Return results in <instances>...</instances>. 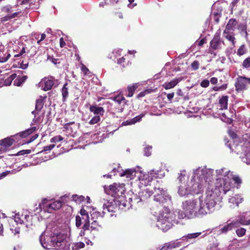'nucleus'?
<instances>
[{
    "label": "nucleus",
    "mask_w": 250,
    "mask_h": 250,
    "mask_svg": "<svg viewBox=\"0 0 250 250\" xmlns=\"http://www.w3.org/2000/svg\"><path fill=\"white\" fill-rule=\"evenodd\" d=\"M208 185L206 191V197L204 201L200 199V213L202 215H205L208 213L212 212L216 203L219 200V196L220 195L219 190L214 189L212 185L207 183V179H205L204 175L200 176L199 182H195L192 186V191L194 194H199L202 192L204 188Z\"/></svg>",
    "instance_id": "obj_1"
},
{
    "label": "nucleus",
    "mask_w": 250,
    "mask_h": 250,
    "mask_svg": "<svg viewBox=\"0 0 250 250\" xmlns=\"http://www.w3.org/2000/svg\"><path fill=\"white\" fill-rule=\"evenodd\" d=\"M225 170V169L222 168L216 170V173L218 175H224V177L223 178L217 179L214 185H213L214 189L219 190L220 194L221 192L226 194L230 189L232 187L230 178H229V176L230 174V171H224Z\"/></svg>",
    "instance_id": "obj_2"
},
{
    "label": "nucleus",
    "mask_w": 250,
    "mask_h": 250,
    "mask_svg": "<svg viewBox=\"0 0 250 250\" xmlns=\"http://www.w3.org/2000/svg\"><path fill=\"white\" fill-rule=\"evenodd\" d=\"M200 198L197 199H189L183 203V210L185 217L192 218L198 215L203 216L200 213Z\"/></svg>",
    "instance_id": "obj_3"
},
{
    "label": "nucleus",
    "mask_w": 250,
    "mask_h": 250,
    "mask_svg": "<svg viewBox=\"0 0 250 250\" xmlns=\"http://www.w3.org/2000/svg\"><path fill=\"white\" fill-rule=\"evenodd\" d=\"M40 242L43 248L46 249H56L61 247L62 241H60L57 236L42 234L40 237Z\"/></svg>",
    "instance_id": "obj_4"
},
{
    "label": "nucleus",
    "mask_w": 250,
    "mask_h": 250,
    "mask_svg": "<svg viewBox=\"0 0 250 250\" xmlns=\"http://www.w3.org/2000/svg\"><path fill=\"white\" fill-rule=\"evenodd\" d=\"M0 9L2 13L6 14V15L0 19V22L1 23H4L12 19L17 18L21 13V11L13 12V6L10 4L2 6Z\"/></svg>",
    "instance_id": "obj_5"
},
{
    "label": "nucleus",
    "mask_w": 250,
    "mask_h": 250,
    "mask_svg": "<svg viewBox=\"0 0 250 250\" xmlns=\"http://www.w3.org/2000/svg\"><path fill=\"white\" fill-rule=\"evenodd\" d=\"M154 200L164 204L167 201V191L163 188V186L158 181L154 188Z\"/></svg>",
    "instance_id": "obj_6"
},
{
    "label": "nucleus",
    "mask_w": 250,
    "mask_h": 250,
    "mask_svg": "<svg viewBox=\"0 0 250 250\" xmlns=\"http://www.w3.org/2000/svg\"><path fill=\"white\" fill-rule=\"evenodd\" d=\"M125 184L113 183L109 187L108 194L115 198L122 196L125 191Z\"/></svg>",
    "instance_id": "obj_7"
},
{
    "label": "nucleus",
    "mask_w": 250,
    "mask_h": 250,
    "mask_svg": "<svg viewBox=\"0 0 250 250\" xmlns=\"http://www.w3.org/2000/svg\"><path fill=\"white\" fill-rule=\"evenodd\" d=\"M172 221V218H170L169 216H159L157 222V226L163 231H167L171 228L173 226Z\"/></svg>",
    "instance_id": "obj_8"
},
{
    "label": "nucleus",
    "mask_w": 250,
    "mask_h": 250,
    "mask_svg": "<svg viewBox=\"0 0 250 250\" xmlns=\"http://www.w3.org/2000/svg\"><path fill=\"white\" fill-rule=\"evenodd\" d=\"M222 45H225L224 41L221 40L219 33H215L209 43V52L212 53V52L214 50L221 49Z\"/></svg>",
    "instance_id": "obj_9"
},
{
    "label": "nucleus",
    "mask_w": 250,
    "mask_h": 250,
    "mask_svg": "<svg viewBox=\"0 0 250 250\" xmlns=\"http://www.w3.org/2000/svg\"><path fill=\"white\" fill-rule=\"evenodd\" d=\"M42 82L44 83L42 89L44 91H48L52 89L55 83L58 82V80L53 76H48L44 77Z\"/></svg>",
    "instance_id": "obj_10"
},
{
    "label": "nucleus",
    "mask_w": 250,
    "mask_h": 250,
    "mask_svg": "<svg viewBox=\"0 0 250 250\" xmlns=\"http://www.w3.org/2000/svg\"><path fill=\"white\" fill-rule=\"evenodd\" d=\"M15 138L14 136L5 138L0 140V146H1L5 152L7 151L9 148L12 146L15 141Z\"/></svg>",
    "instance_id": "obj_11"
},
{
    "label": "nucleus",
    "mask_w": 250,
    "mask_h": 250,
    "mask_svg": "<svg viewBox=\"0 0 250 250\" xmlns=\"http://www.w3.org/2000/svg\"><path fill=\"white\" fill-rule=\"evenodd\" d=\"M247 84V82L246 77L238 76L235 84L236 90L241 91L246 89Z\"/></svg>",
    "instance_id": "obj_12"
},
{
    "label": "nucleus",
    "mask_w": 250,
    "mask_h": 250,
    "mask_svg": "<svg viewBox=\"0 0 250 250\" xmlns=\"http://www.w3.org/2000/svg\"><path fill=\"white\" fill-rule=\"evenodd\" d=\"M244 147L246 148L245 151V157H242V161L247 164H250V142L246 141Z\"/></svg>",
    "instance_id": "obj_13"
},
{
    "label": "nucleus",
    "mask_w": 250,
    "mask_h": 250,
    "mask_svg": "<svg viewBox=\"0 0 250 250\" xmlns=\"http://www.w3.org/2000/svg\"><path fill=\"white\" fill-rule=\"evenodd\" d=\"M229 96L224 95L220 97L218 100V104L220 110H226L228 109Z\"/></svg>",
    "instance_id": "obj_14"
},
{
    "label": "nucleus",
    "mask_w": 250,
    "mask_h": 250,
    "mask_svg": "<svg viewBox=\"0 0 250 250\" xmlns=\"http://www.w3.org/2000/svg\"><path fill=\"white\" fill-rule=\"evenodd\" d=\"M36 127L33 126L23 131L17 133L14 136L15 137L16 139H18L19 137H20L21 138H25L28 136L29 135L31 134L32 133H33L36 130Z\"/></svg>",
    "instance_id": "obj_15"
},
{
    "label": "nucleus",
    "mask_w": 250,
    "mask_h": 250,
    "mask_svg": "<svg viewBox=\"0 0 250 250\" xmlns=\"http://www.w3.org/2000/svg\"><path fill=\"white\" fill-rule=\"evenodd\" d=\"M181 246V242H177L176 241H172L168 243H165L160 250H168L176 248L179 247Z\"/></svg>",
    "instance_id": "obj_16"
},
{
    "label": "nucleus",
    "mask_w": 250,
    "mask_h": 250,
    "mask_svg": "<svg viewBox=\"0 0 250 250\" xmlns=\"http://www.w3.org/2000/svg\"><path fill=\"white\" fill-rule=\"evenodd\" d=\"M117 202L119 209L124 211H126L132 207V204L130 203V201L127 200H121Z\"/></svg>",
    "instance_id": "obj_17"
},
{
    "label": "nucleus",
    "mask_w": 250,
    "mask_h": 250,
    "mask_svg": "<svg viewBox=\"0 0 250 250\" xmlns=\"http://www.w3.org/2000/svg\"><path fill=\"white\" fill-rule=\"evenodd\" d=\"M138 172L135 169H127L121 173V176H125L127 178L133 179Z\"/></svg>",
    "instance_id": "obj_18"
},
{
    "label": "nucleus",
    "mask_w": 250,
    "mask_h": 250,
    "mask_svg": "<svg viewBox=\"0 0 250 250\" xmlns=\"http://www.w3.org/2000/svg\"><path fill=\"white\" fill-rule=\"evenodd\" d=\"M90 112L93 113L95 115L103 116L105 112L102 107H99L97 105H90L89 107Z\"/></svg>",
    "instance_id": "obj_19"
},
{
    "label": "nucleus",
    "mask_w": 250,
    "mask_h": 250,
    "mask_svg": "<svg viewBox=\"0 0 250 250\" xmlns=\"http://www.w3.org/2000/svg\"><path fill=\"white\" fill-rule=\"evenodd\" d=\"M238 227V223L231 222L220 229V233H226L228 231L232 230L233 228H236Z\"/></svg>",
    "instance_id": "obj_20"
},
{
    "label": "nucleus",
    "mask_w": 250,
    "mask_h": 250,
    "mask_svg": "<svg viewBox=\"0 0 250 250\" xmlns=\"http://www.w3.org/2000/svg\"><path fill=\"white\" fill-rule=\"evenodd\" d=\"M46 98V96H40V98L36 100L35 108L38 112L43 108Z\"/></svg>",
    "instance_id": "obj_21"
},
{
    "label": "nucleus",
    "mask_w": 250,
    "mask_h": 250,
    "mask_svg": "<svg viewBox=\"0 0 250 250\" xmlns=\"http://www.w3.org/2000/svg\"><path fill=\"white\" fill-rule=\"evenodd\" d=\"M181 79L180 78L174 79L168 83H165L163 85V86L166 89H169L172 88L174 87L178 84V83L181 81Z\"/></svg>",
    "instance_id": "obj_22"
},
{
    "label": "nucleus",
    "mask_w": 250,
    "mask_h": 250,
    "mask_svg": "<svg viewBox=\"0 0 250 250\" xmlns=\"http://www.w3.org/2000/svg\"><path fill=\"white\" fill-rule=\"evenodd\" d=\"M23 221V215L22 214L21 216L19 214H16L14 219L13 220H11L9 223L10 225L11 224H15L17 226L19 224L22 225Z\"/></svg>",
    "instance_id": "obj_23"
},
{
    "label": "nucleus",
    "mask_w": 250,
    "mask_h": 250,
    "mask_svg": "<svg viewBox=\"0 0 250 250\" xmlns=\"http://www.w3.org/2000/svg\"><path fill=\"white\" fill-rule=\"evenodd\" d=\"M145 116L144 114H141L140 115L136 116L134 118L128 120L126 121L125 122L123 123V124L125 125H130L132 124H134L138 122H140L142 118Z\"/></svg>",
    "instance_id": "obj_24"
},
{
    "label": "nucleus",
    "mask_w": 250,
    "mask_h": 250,
    "mask_svg": "<svg viewBox=\"0 0 250 250\" xmlns=\"http://www.w3.org/2000/svg\"><path fill=\"white\" fill-rule=\"evenodd\" d=\"M104 214V211H103L101 213L98 211L93 210V212L91 213V219L92 220H96L99 221V220L103 218Z\"/></svg>",
    "instance_id": "obj_25"
},
{
    "label": "nucleus",
    "mask_w": 250,
    "mask_h": 250,
    "mask_svg": "<svg viewBox=\"0 0 250 250\" xmlns=\"http://www.w3.org/2000/svg\"><path fill=\"white\" fill-rule=\"evenodd\" d=\"M69 85L68 83H65L61 90L62 95V101L64 102L66 100L68 96V89H69Z\"/></svg>",
    "instance_id": "obj_26"
},
{
    "label": "nucleus",
    "mask_w": 250,
    "mask_h": 250,
    "mask_svg": "<svg viewBox=\"0 0 250 250\" xmlns=\"http://www.w3.org/2000/svg\"><path fill=\"white\" fill-rule=\"evenodd\" d=\"M62 206V202L60 201H55L52 203H50L46 206V207L49 209L57 210L60 208Z\"/></svg>",
    "instance_id": "obj_27"
},
{
    "label": "nucleus",
    "mask_w": 250,
    "mask_h": 250,
    "mask_svg": "<svg viewBox=\"0 0 250 250\" xmlns=\"http://www.w3.org/2000/svg\"><path fill=\"white\" fill-rule=\"evenodd\" d=\"M138 87L137 83H134L132 85L127 86L128 94L126 95L127 97H131Z\"/></svg>",
    "instance_id": "obj_28"
},
{
    "label": "nucleus",
    "mask_w": 250,
    "mask_h": 250,
    "mask_svg": "<svg viewBox=\"0 0 250 250\" xmlns=\"http://www.w3.org/2000/svg\"><path fill=\"white\" fill-rule=\"evenodd\" d=\"M157 88L152 89L151 88L145 89L143 91L140 92L137 96V98L139 99L141 98L145 97L146 95L155 92Z\"/></svg>",
    "instance_id": "obj_29"
},
{
    "label": "nucleus",
    "mask_w": 250,
    "mask_h": 250,
    "mask_svg": "<svg viewBox=\"0 0 250 250\" xmlns=\"http://www.w3.org/2000/svg\"><path fill=\"white\" fill-rule=\"evenodd\" d=\"M27 79V76H18L14 81V84L20 86H21Z\"/></svg>",
    "instance_id": "obj_30"
},
{
    "label": "nucleus",
    "mask_w": 250,
    "mask_h": 250,
    "mask_svg": "<svg viewBox=\"0 0 250 250\" xmlns=\"http://www.w3.org/2000/svg\"><path fill=\"white\" fill-rule=\"evenodd\" d=\"M237 24V21L235 19H230L226 25L227 28L234 31V28Z\"/></svg>",
    "instance_id": "obj_31"
},
{
    "label": "nucleus",
    "mask_w": 250,
    "mask_h": 250,
    "mask_svg": "<svg viewBox=\"0 0 250 250\" xmlns=\"http://www.w3.org/2000/svg\"><path fill=\"white\" fill-rule=\"evenodd\" d=\"M32 216L29 215H23V225H24L26 227L28 228L32 225Z\"/></svg>",
    "instance_id": "obj_32"
},
{
    "label": "nucleus",
    "mask_w": 250,
    "mask_h": 250,
    "mask_svg": "<svg viewBox=\"0 0 250 250\" xmlns=\"http://www.w3.org/2000/svg\"><path fill=\"white\" fill-rule=\"evenodd\" d=\"M92 222L91 224L90 229L91 230L98 231L99 228H101V225L100 224L99 221L96 220H92Z\"/></svg>",
    "instance_id": "obj_33"
},
{
    "label": "nucleus",
    "mask_w": 250,
    "mask_h": 250,
    "mask_svg": "<svg viewBox=\"0 0 250 250\" xmlns=\"http://www.w3.org/2000/svg\"><path fill=\"white\" fill-rule=\"evenodd\" d=\"M201 234V232H195L189 233L186 236L183 237V240H188L189 239H194L197 238Z\"/></svg>",
    "instance_id": "obj_34"
},
{
    "label": "nucleus",
    "mask_w": 250,
    "mask_h": 250,
    "mask_svg": "<svg viewBox=\"0 0 250 250\" xmlns=\"http://www.w3.org/2000/svg\"><path fill=\"white\" fill-rule=\"evenodd\" d=\"M153 193V192L152 190H150L148 188H146L142 191L141 196L144 199H147L149 198Z\"/></svg>",
    "instance_id": "obj_35"
},
{
    "label": "nucleus",
    "mask_w": 250,
    "mask_h": 250,
    "mask_svg": "<svg viewBox=\"0 0 250 250\" xmlns=\"http://www.w3.org/2000/svg\"><path fill=\"white\" fill-rule=\"evenodd\" d=\"M235 222L238 223V227L240 224L243 225H250V218L249 220H246L245 217H241Z\"/></svg>",
    "instance_id": "obj_36"
},
{
    "label": "nucleus",
    "mask_w": 250,
    "mask_h": 250,
    "mask_svg": "<svg viewBox=\"0 0 250 250\" xmlns=\"http://www.w3.org/2000/svg\"><path fill=\"white\" fill-rule=\"evenodd\" d=\"M246 53V49L245 45H241L238 48L237 54L238 56H242Z\"/></svg>",
    "instance_id": "obj_37"
},
{
    "label": "nucleus",
    "mask_w": 250,
    "mask_h": 250,
    "mask_svg": "<svg viewBox=\"0 0 250 250\" xmlns=\"http://www.w3.org/2000/svg\"><path fill=\"white\" fill-rule=\"evenodd\" d=\"M63 139L64 138L61 135H58L52 138L50 140V142L52 143H56L62 141Z\"/></svg>",
    "instance_id": "obj_38"
},
{
    "label": "nucleus",
    "mask_w": 250,
    "mask_h": 250,
    "mask_svg": "<svg viewBox=\"0 0 250 250\" xmlns=\"http://www.w3.org/2000/svg\"><path fill=\"white\" fill-rule=\"evenodd\" d=\"M6 56L5 55H4L3 54H0V62H6L9 58L10 57L11 55L8 53V52L6 53Z\"/></svg>",
    "instance_id": "obj_39"
},
{
    "label": "nucleus",
    "mask_w": 250,
    "mask_h": 250,
    "mask_svg": "<svg viewBox=\"0 0 250 250\" xmlns=\"http://www.w3.org/2000/svg\"><path fill=\"white\" fill-rule=\"evenodd\" d=\"M232 176L231 179L234 181V183L237 185H240L242 183V180L239 176L237 175H232L231 173L230 174Z\"/></svg>",
    "instance_id": "obj_40"
},
{
    "label": "nucleus",
    "mask_w": 250,
    "mask_h": 250,
    "mask_svg": "<svg viewBox=\"0 0 250 250\" xmlns=\"http://www.w3.org/2000/svg\"><path fill=\"white\" fill-rule=\"evenodd\" d=\"M72 199L74 201H75L76 202H81L82 201H83L84 200V197L81 195L79 196L78 195H72Z\"/></svg>",
    "instance_id": "obj_41"
},
{
    "label": "nucleus",
    "mask_w": 250,
    "mask_h": 250,
    "mask_svg": "<svg viewBox=\"0 0 250 250\" xmlns=\"http://www.w3.org/2000/svg\"><path fill=\"white\" fill-rule=\"evenodd\" d=\"M225 37L226 39L229 40V41L231 42L232 43V45L233 46V47H235V38L233 35H230L229 34L226 35L225 36Z\"/></svg>",
    "instance_id": "obj_42"
},
{
    "label": "nucleus",
    "mask_w": 250,
    "mask_h": 250,
    "mask_svg": "<svg viewBox=\"0 0 250 250\" xmlns=\"http://www.w3.org/2000/svg\"><path fill=\"white\" fill-rule=\"evenodd\" d=\"M101 118L99 115H95L89 121V123L90 125H94L98 123L100 121Z\"/></svg>",
    "instance_id": "obj_43"
},
{
    "label": "nucleus",
    "mask_w": 250,
    "mask_h": 250,
    "mask_svg": "<svg viewBox=\"0 0 250 250\" xmlns=\"http://www.w3.org/2000/svg\"><path fill=\"white\" fill-rule=\"evenodd\" d=\"M246 230L244 228H241L236 230V233L238 237H242L246 233Z\"/></svg>",
    "instance_id": "obj_44"
},
{
    "label": "nucleus",
    "mask_w": 250,
    "mask_h": 250,
    "mask_svg": "<svg viewBox=\"0 0 250 250\" xmlns=\"http://www.w3.org/2000/svg\"><path fill=\"white\" fill-rule=\"evenodd\" d=\"M12 226H10V230L15 234H19L20 232V228L18 226H15L14 224H11Z\"/></svg>",
    "instance_id": "obj_45"
},
{
    "label": "nucleus",
    "mask_w": 250,
    "mask_h": 250,
    "mask_svg": "<svg viewBox=\"0 0 250 250\" xmlns=\"http://www.w3.org/2000/svg\"><path fill=\"white\" fill-rule=\"evenodd\" d=\"M247 25L244 23H240L238 25V29L241 31L242 32H244L245 33H247Z\"/></svg>",
    "instance_id": "obj_46"
},
{
    "label": "nucleus",
    "mask_w": 250,
    "mask_h": 250,
    "mask_svg": "<svg viewBox=\"0 0 250 250\" xmlns=\"http://www.w3.org/2000/svg\"><path fill=\"white\" fill-rule=\"evenodd\" d=\"M55 146V145L51 144L49 146L43 147L42 150L41 152L49 151L53 149Z\"/></svg>",
    "instance_id": "obj_47"
},
{
    "label": "nucleus",
    "mask_w": 250,
    "mask_h": 250,
    "mask_svg": "<svg viewBox=\"0 0 250 250\" xmlns=\"http://www.w3.org/2000/svg\"><path fill=\"white\" fill-rule=\"evenodd\" d=\"M242 65L243 67L247 68L250 67V57L247 58L244 60Z\"/></svg>",
    "instance_id": "obj_48"
},
{
    "label": "nucleus",
    "mask_w": 250,
    "mask_h": 250,
    "mask_svg": "<svg viewBox=\"0 0 250 250\" xmlns=\"http://www.w3.org/2000/svg\"><path fill=\"white\" fill-rule=\"evenodd\" d=\"M113 100L120 104L123 101L125 100V98L123 96L119 95L115 97Z\"/></svg>",
    "instance_id": "obj_49"
},
{
    "label": "nucleus",
    "mask_w": 250,
    "mask_h": 250,
    "mask_svg": "<svg viewBox=\"0 0 250 250\" xmlns=\"http://www.w3.org/2000/svg\"><path fill=\"white\" fill-rule=\"evenodd\" d=\"M82 224V220L81 217L79 215L76 216V226L77 228H79Z\"/></svg>",
    "instance_id": "obj_50"
},
{
    "label": "nucleus",
    "mask_w": 250,
    "mask_h": 250,
    "mask_svg": "<svg viewBox=\"0 0 250 250\" xmlns=\"http://www.w3.org/2000/svg\"><path fill=\"white\" fill-rule=\"evenodd\" d=\"M199 62L197 61H193L191 64V67L194 70H196L199 68Z\"/></svg>",
    "instance_id": "obj_51"
},
{
    "label": "nucleus",
    "mask_w": 250,
    "mask_h": 250,
    "mask_svg": "<svg viewBox=\"0 0 250 250\" xmlns=\"http://www.w3.org/2000/svg\"><path fill=\"white\" fill-rule=\"evenodd\" d=\"M39 135L38 134H35L33 136H32L29 139L26 141V142L24 143H22L23 144H28L33 141H34L35 139H36L38 137Z\"/></svg>",
    "instance_id": "obj_52"
},
{
    "label": "nucleus",
    "mask_w": 250,
    "mask_h": 250,
    "mask_svg": "<svg viewBox=\"0 0 250 250\" xmlns=\"http://www.w3.org/2000/svg\"><path fill=\"white\" fill-rule=\"evenodd\" d=\"M48 202V200L46 198L43 199L42 201V202L39 204V208L42 209V208H44L45 207H46V206L47 205V203Z\"/></svg>",
    "instance_id": "obj_53"
},
{
    "label": "nucleus",
    "mask_w": 250,
    "mask_h": 250,
    "mask_svg": "<svg viewBox=\"0 0 250 250\" xmlns=\"http://www.w3.org/2000/svg\"><path fill=\"white\" fill-rule=\"evenodd\" d=\"M31 152V150L30 149H25V150L23 149V150L19 151L17 153V155L20 156V155H24V154H30Z\"/></svg>",
    "instance_id": "obj_54"
},
{
    "label": "nucleus",
    "mask_w": 250,
    "mask_h": 250,
    "mask_svg": "<svg viewBox=\"0 0 250 250\" xmlns=\"http://www.w3.org/2000/svg\"><path fill=\"white\" fill-rule=\"evenodd\" d=\"M81 69L84 75H87L89 72L88 68L83 64H82Z\"/></svg>",
    "instance_id": "obj_55"
},
{
    "label": "nucleus",
    "mask_w": 250,
    "mask_h": 250,
    "mask_svg": "<svg viewBox=\"0 0 250 250\" xmlns=\"http://www.w3.org/2000/svg\"><path fill=\"white\" fill-rule=\"evenodd\" d=\"M25 52H26L25 47L24 46H22V47L21 50L20 51L19 53L14 54V57L16 58V57H20V56H22V55H23L24 54H25Z\"/></svg>",
    "instance_id": "obj_56"
},
{
    "label": "nucleus",
    "mask_w": 250,
    "mask_h": 250,
    "mask_svg": "<svg viewBox=\"0 0 250 250\" xmlns=\"http://www.w3.org/2000/svg\"><path fill=\"white\" fill-rule=\"evenodd\" d=\"M152 149V147L148 146L147 147H146L144 149V152L146 156H149L151 155V150Z\"/></svg>",
    "instance_id": "obj_57"
},
{
    "label": "nucleus",
    "mask_w": 250,
    "mask_h": 250,
    "mask_svg": "<svg viewBox=\"0 0 250 250\" xmlns=\"http://www.w3.org/2000/svg\"><path fill=\"white\" fill-rule=\"evenodd\" d=\"M209 82L208 80H204L200 83V85L204 88H206L209 86Z\"/></svg>",
    "instance_id": "obj_58"
},
{
    "label": "nucleus",
    "mask_w": 250,
    "mask_h": 250,
    "mask_svg": "<svg viewBox=\"0 0 250 250\" xmlns=\"http://www.w3.org/2000/svg\"><path fill=\"white\" fill-rule=\"evenodd\" d=\"M85 247V244L83 242H78L75 244V247L77 249H82Z\"/></svg>",
    "instance_id": "obj_59"
},
{
    "label": "nucleus",
    "mask_w": 250,
    "mask_h": 250,
    "mask_svg": "<svg viewBox=\"0 0 250 250\" xmlns=\"http://www.w3.org/2000/svg\"><path fill=\"white\" fill-rule=\"evenodd\" d=\"M90 221H89L88 222H87L84 223V225L83 226L82 229L85 231H86V230H89L90 229Z\"/></svg>",
    "instance_id": "obj_60"
},
{
    "label": "nucleus",
    "mask_w": 250,
    "mask_h": 250,
    "mask_svg": "<svg viewBox=\"0 0 250 250\" xmlns=\"http://www.w3.org/2000/svg\"><path fill=\"white\" fill-rule=\"evenodd\" d=\"M234 48V47H233V46L232 45L231 47H228L226 49L225 52H226V54L227 56H229L230 54H231L233 52Z\"/></svg>",
    "instance_id": "obj_61"
},
{
    "label": "nucleus",
    "mask_w": 250,
    "mask_h": 250,
    "mask_svg": "<svg viewBox=\"0 0 250 250\" xmlns=\"http://www.w3.org/2000/svg\"><path fill=\"white\" fill-rule=\"evenodd\" d=\"M16 76L17 75L16 74H13L11 75L9 78H8L5 82L6 83H8L9 84H10L12 81L16 77Z\"/></svg>",
    "instance_id": "obj_62"
},
{
    "label": "nucleus",
    "mask_w": 250,
    "mask_h": 250,
    "mask_svg": "<svg viewBox=\"0 0 250 250\" xmlns=\"http://www.w3.org/2000/svg\"><path fill=\"white\" fill-rule=\"evenodd\" d=\"M81 216H89L88 211L84 208H82L80 211Z\"/></svg>",
    "instance_id": "obj_63"
},
{
    "label": "nucleus",
    "mask_w": 250,
    "mask_h": 250,
    "mask_svg": "<svg viewBox=\"0 0 250 250\" xmlns=\"http://www.w3.org/2000/svg\"><path fill=\"white\" fill-rule=\"evenodd\" d=\"M157 173L154 172V170H152L149 172V175H148V178H150V180H152L153 177L155 178H157V176H156Z\"/></svg>",
    "instance_id": "obj_64"
}]
</instances>
